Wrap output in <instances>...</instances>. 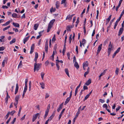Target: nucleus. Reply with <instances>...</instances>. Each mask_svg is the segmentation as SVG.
Here are the masks:
<instances>
[{
    "instance_id": "44",
    "label": "nucleus",
    "mask_w": 124,
    "mask_h": 124,
    "mask_svg": "<svg viewBox=\"0 0 124 124\" xmlns=\"http://www.w3.org/2000/svg\"><path fill=\"white\" fill-rule=\"evenodd\" d=\"M90 96L87 94L85 96V98L84 100V101H85V100H86Z\"/></svg>"
},
{
    "instance_id": "4",
    "label": "nucleus",
    "mask_w": 124,
    "mask_h": 124,
    "mask_svg": "<svg viewBox=\"0 0 124 124\" xmlns=\"http://www.w3.org/2000/svg\"><path fill=\"white\" fill-rule=\"evenodd\" d=\"M39 115V113H37L33 116L32 119V121L33 122H34L35 120L37 118L38 116Z\"/></svg>"
},
{
    "instance_id": "50",
    "label": "nucleus",
    "mask_w": 124,
    "mask_h": 124,
    "mask_svg": "<svg viewBox=\"0 0 124 124\" xmlns=\"http://www.w3.org/2000/svg\"><path fill=\"white\" fill-rule=\"evenodd\" d=\"M111 50L110 48H108V55L110 54Z\"/></svg>"
},
{
    "instance_id": "47",
    "label": "nucleus",
    "mask_w": 124,
    "mask_h": 124,
    "mask_svg": "<svg viewBox=\"0 0 124 124\" xmlns=\"http://www.w3.org/2000/svg\"><path fill=\"white\" fill-rule=\"evenodd\" d=\"M8 60V58L7 57H5V58L4 59V60L3 61V62H5L7 63V60Z\"/></svg>"
},
{
    "instance_id": "64",
    "label": "nucleus",
    "mask_w": 124,
    "mask_h": 124,
    "mask_svg": "<svg viewBox=\"0 0 124 124\" xmlns=\"http://www.w3.org/2000/svg\"><path fill=\"white\" fill-rule=\"evenodd\" d=\"M80 112H77V113H76V115L75 116L77 117L80 114Z\"/></svg>"
},
{
    "instance_id": "62",
    "label": "nucleus",
    "mask_w": 124,
    "mask_h": 124,
    "mask_svg": "<svg viewBox=\"0 0 124 124\" xmlns=\"http://www.w3.org/2000/svg\"><path fill=\"white\" fill-rule=\"evenodd\" d=\"M2 8H8V7L7 6H4V5H3L2 6Z\"/></svg>"
},
{
    "instance_id": "39",
    "label": "nucleus",
    "mask_w": 124,
    "mask_h": 124,
    "mask_svg": "<svg viewBox=\"0 0 124 124\" xmlns=\"http://www.w3.org/2000/svg\"><path fill=\"white\" fill-rule=\"evenodd\" d=\"M118 71H119L118 69V68H116V71H115V73L117 75L118 74Z\"/></svg>"
},
{
    "instance_id": "48",
    "label": "nucleus",
    "mask_w": 124,
    "mask_h": 124,
    "mask_svg": "<svg viewBox=\"0 0 124 124\" xmlns=\"http://www.w3.org/2000/svg\"><path fill=\"white\" fill-rule=\"evenodd\" d=\"M89 72L88 71H87L85 73L84 76L85 77H86V75L89 73Z\"/></svg>"
},
{
    "instance_id": "1",
    "label": "nucleus",
    "mask_w": 124,
    "mask_h": 124,
    "mask_svg": "<svg viewBox=\"0 0 124 124\" xmlns=\"http://www.w3.org/2000/svg\"><path fill=\"white\" fill-rule=\"evenodd\" d=\"M55 21V20L54 19L51 20L50 22L49 23L48 25V29L47 30V32H48L49 31L51 28L52 27L53 25V24Z\"/></svg>"
},
{
    "instance_id": "6",
    "label": "nucleus",
    "mask_w": 124,
    "mask_h": 124,
    "mask_svg": "<svg viewBox=\"0 0 124 124\" xmlns=\"http://www.w3.org/2000/svg\"><path fill=\"white\" fill-rule=\"evenodd\" d=\"M124 30V28H121L118 32V35L119 36H120Z\"/></svg>"
},
{
    "instance_id": "31",
    "label": "nucleus",
    "mask_w": 124,
    "mask_h": 124,
    "mask_svg": "<svg viewBox=\"0 0 124 124\" xmlns=\"http://www.w3.org/2000/svg\"><path fill=\"white\" fill-rule=\"evenodd\" d=\"M56 64L57 68V70H59L60 69V66L59 65L58 63V62H56Z\"/></svg>"
},
{
    "instance_id": "24",
    "label": "nucleus",
    "mask_w": 124,
    "mask_h": 124,
    "mask_svg": "<svg viewBox=\"0 0 124 124\" xmlns=\"http://www.w3.org/2000/svg\"><path fill=\"white\" fill-rule=\"evenodd\" d=\"M88 64L87 61H86L83 64V66L85 67L88 66Z\"/></svg>"
},
{
    "instance_id": "38",
    "label": "nucleus",
    "mask_w": 124,
    "mask_h": 124,
    "mask_svg": "<svg viewBox=\"0 0 124 124\" xmlns=\"http://www.w3.org/2000/svg\"><path fill=\"white\" fill-rule=\"evenodd\" d=\"M121 48L120 47H119L116 50L115 52V53L116 54L118 53L120 50Z\"/></svg>"
},
{
    "instance_id": "26",
    "label": "nucleus",
    "mask_w": 124,
    "mask_h": 124,
    "mask_svg": "<svg viewBox=\"0 0 124 124\" xmlns=\"http://www.w3.org/2000/svg\"><path fill=\"white\" fill-rule=\"evenodd\" d=\"M11 21H9L8 22H7L6 23H5L4 24L2 25V26H6L7 25L9 24V23L11 22Z\"/></svg>"
},
{
    "instance_id": "52",
    "label": "nucleus",
    "mask_w": 124,
    "mask_h": 124,
    "mask_svg": "<svg viewBox=\"0 0 124 124\" xmlns=\"http://www.w3.org/2000/svg\"><path fill=\"white\" fill-rule=\"evenodd\" d=\"M27 86H25L23 92L26 93V91H27Z\"/></svg>"
},
{
    "instance_id": "30",
    "label": "nucleus",
    "mask_w": 124,
    "mask_h": 124,
    "mask_svg": "<svg viewBox=\"0 0 124 124\" xmlns=\"http://www.w3.org/2000/svg\"><path fill=\"white\" fill-rule=\"evenodd\" d=\"M55 10L56 9L55 8H54L53 7H52L50 10V11L52 13L53 12L55 11Z\"/></svg>"
},
{
    "instance_id": "34",
    "label": "nucleus",
    "mask_w": 124,
    "mask_h": 124,
    "mask_svg": "<svg viewBox=\"0 0 124 124\" xmlns=\"http://www.w3.org/2000/svg\"><path fill=\"white\" fill-rule=\"evenodd\" d=\"M48 112H49L48 111H45V113L44 117V119H45L46 117L48 115Z\"/></svg>"
},
{
    "instance_id": "55",
    "label": "nucleus",
    "mask_w": 124,
    "mask_h": 124,
    "mask_svg": "<svg viewBox=\"0 0 124 124\" xmlns=\"http://www.w3.org/2000/svg\"><path fill=\"white\" fill-rule=\"evenodd\" d=\"M67 55L68 56V59H69L70 60V53L69 52H68L67 53Z\"/></svg>"
},
{
    "instance_id": "63",
    "label": "nucleus",
    "mask_w": 124,
    "mask_h": 124,
    "mask_svg": "<svg viewBox=\"0 0 124 124\" xmlns=\"http://www.w3.org/2000/svg\"><path fill=\"white\" fill-rule=\"evenodd\" d=\"M55 40H56V39H55V35H54V36L52 38V41H54Z\"/></svg>"
},
{
    "instance_id": "41",
    "label": "nucleus",
    "mask_w": 124,
    "mask_h": 124,
    "mask_svg": "<svg viewBox=\"0 0 124 124\" xmlns=\"http://www.w3.org/2000/svg\"><path fill=\"white\" fill-rule=\"evenodd\" d=\"M50 104H49V105H48L47 108V109L46 110V111L48 112L49 111V109L50 107Z\"/></svg>"
},
{
    "instance_id": "11",
    "label": "nucleus",
    "mask_w": 124,
    "mask_h": 124,
    "mask_svg": "<svg viewBox=\"0 0 124 124\" xmlns=\"http://www.w3.org/2000/svg\"><path fill=\"white\" fill-rule=\"evenodd\" d=\"M18 84H16V88L15 90V94H16L17 93L18 89Z\"/></svg>"
},
{
    "instance_id": "12",
    "label": "nucleus",
    "mask_w": 124,
    "mask_h": 124,
    "mask_svg": "<svg viewBox=\"0 0 124 124\" xmlns=\"http://www.w3.org/2000/svg\"><path fill=\"white\" fill-rule=\"evenodd\" d=\"M122 1L121 0H120L119 1V3L118 6L116 7V11H117L118 9V8L120 7Z\"/></svg>"
},
{
    "instance_id": "20",
    "label": "nucleus",
    "mask_w": 124,
    "mask_h": 124,
    "mask_svg": "<svg viewBox=\"0 0 124 124\" xmlns=\"http://www.w3.org/2000/svg\"><path fill=\"white\" fill-rule=\"evenodd\" d=\"M72 19V17L70 15H68L66 17V20H70Z\"/></svg>"
},
{
    "instance_id": "36",
    "label": "nucleus",
    "mask_w": 124,
    "mask_h": 124,
    "mask_svg": "<svg viewBox=\"0 0 124 124\" xmlns=\"http://www.w3.org/2000/svg\"><path fill=\"white\" fill-rule=\"evenodd\" d=\"M81 43L82 44H85L86 43V40L85 39H82V41Z\"/></svg>"
},
{
    "instance_id": "9",
    "label": "nucleus",
    "mask_w": 124,
    "mask_h": 124,
    "mask_svg": "<svg viewBox=\"0 0 124 124\" xmlns=\"http://www.w3.org/2000/svg\"><path fill=\"white\" fill-rule=\"evenodd\" d=\"M65 108H63L62 111L61 113L60 114L59 116V120L60 118H61V117L62 114L63 113L64 111H65Z\"/></svg>"
},
{
    "instance_id": "61",
    "label": "nucleus",
    "mask_w": 124,
    "mask_h": 124,
    "mask_svg": "<svg viewBox=\"0 0 124 124\" xmlns=\"http://www.w3.org/2000/svg\"><path fill=\"white\" fill-rule=\"evenodd\" d=\"M105 72H103L101 73V74H100V77H101L102 76H103L105 74Z\"/></svg>"
},
{
    "instance_id": "22",
    "label": "nucleus",
    "mask_w": 124,
    "mask_h": 124,
    "mask_svg": "<svg viewBox=\"0 0 124 124\" xmlns=\"http://www.w3.org/2000/svg\"><path fill=\"white\" fill-rule=\"evenodd\" d=\"M65 72L67 75L70 77V76L69 74V71L68 69H65Z\"/></svg>"
},
{
    "instance_id": "16",
    "label": "nucleus",
    "mask_w": 124,
    "mask_h": 124,
    "mask_svg": "<svg viewBox=\"0 0 124 124\" xmlns=\"http://www.w3.org/2000/svg\"><path fill=\"white\" fill-rule=\"evenodd\" d=\"M71 98L69 97L67 98L65 102L64 105H66L69 101Z\"/></svg>"
},
{
    "instance_id": "42",
    "label": "nucleus",
    "mask_w": 124,
    "mask_h": 124,
    "mask_svg": "<svg viewBox=\"0 0 124 124\" xmlns=\"http://www.w3.org/2000/svg\"><path fill=\"white\" fill-rule=\"evenodd\" d=\"M21 109H22V108H21V107H20V108H19V111L18 112V116H20V112H21Z\"/></svg>"
},
{
    "instance_id": "58",
    "label": "nucleus",
    "mask_w": 124,
    "mask_h": 124,
    "mask_svg": "<svg viewBox=\"0 0 124 124\" xmlns=\"http://www.w3.org/2000/svg\"><path fill=\"white\" fill-rule=\"evenodd\" d=\"M99 101L101 103H103L105 102L104 100L102 99H99Z\"/></svg>"
},
{
    "instance_id": "37",
    "label": "nucleus",
    "mask_w": 124,
    "mask_h": 124,
    "mask_svg": "<svg viewBox=\"0 0 124 124\" xmlns=\"http://www.w3.org/2000/svg\"><path fill=\"white\" fill-rule=\"evenodd\" d=\"M109 48H110L111 49V48L112 47V46L111 44V42L110 41L109 42Z\"/></svg>"
},
{
    "instance_id": "28",
    "label": "nucleus",
    "mask_w": 124,
    "mask_h": 124,
    "mask_svg": "<svg viewBox=\"0 0 124 124\" xmlns=\"http://www.w3.org/2000/svg\"><path fill=\"white\" fill-rule=\"evenodd\" d=\"M16 39L15 38L13 39L10 42V44H12L15 43L16 41Z\"/></svg>"
},
{
    "instance_id": "25",
    "label": "nucleus",
    "mask_w": 124,
    "mask_h": 124,
    "mask_svg": "<svg viewBox=\"0 0 124 124\" xmlns=\"http://www.w3.org/2000/svg\"><path fill=\"white\" fill-rule=\"evenodd\" d=\"M59 1H57L56 2V8H59Z\"/></svg>"
},
{
    "instance_id": "54",
    "label": "nucleus",
    "mask_w": 124,
    "mask_h": 124,
    "mask_svg": "<svg viewBox=\"0 0 124 124\" xmlns=\"http://www.w3.org/2000/svg\"><path fill=\"white\" fill-rule=\"evenodd\" d=\"M99 14V11L98 10H97V15L96 16V18L97 19H98Z\"/></svg>"
},
{
    "instance_id": "27",
    "label": "nucleus",
    "mask_w": 124,
    "mask_h": 124,
    "mask_svg": "<svg viewBox=\"0 0 124 124\" xmlns=\"http://www.w3.org/2000/svg\"><path fill=\"white\" fill-rule=\"evenodd\" d=\"M22 65V61H21L20 62V63L19 64L18 66V68H19L21 67Z\"/></svg>"
},
{
    "instance_id": "18",
    "label": "nucleus",
    "mask_w": 124,
    "mask_h": 124,
    "mask_svg": "<svg viewBox=\"0 0 124 124\" xmlns=\"http://www.w3.org/2000/svg\"><path fill=\"white\" fill-rule=\"evenodd\" d=\"M30 36H29L28 37L25 38L24 39L23 41V43L24 44H25L26 42L29 39Z\"/></svg>"
},
{
    "instance_id": "60",
    "label": "nucleus",
    "mask_w": 124,
    "mask_h": 124,
    "mask_svg": "<svg viewBox=\"0 0 124 124\" xmlns=\"http://www.w3.org/2000/svg\"><path fill=\"white\" fill-rule=\"evenodd\" d=\"M49 95L48 93H46L45 96V98L46 99L48 98L49 97Z\"/></svg>"
},
{
    "instance_id": "51",
    "label": "nucleus",
    "mask_w": 124,
    "mask_h": 124,
    "mask_svg": "<svg viewBox=\"0 0 124 124\" xmlns=\"http://www.w3.org/2000/svg\"><path fill=\"white\" fill-rule=\"evenodd\" d=\"M66 29L68 31H71L69 27V26H67V28Z\"/></svg>"
},
{
    "instance_id": "49",
    "label": "nucleus",
    "mask_w": 124,
    "mask_h": 124,
    "mask_svg": "<svg viewBox=\"0 0 124 124\" xmlns=\"http://www.w3.org/2000/svg\"><path fill=\"white\" fill-rule=\"evenodd\" d=\"M103 107L104 108H105L106 109L107 108L108 106L107 104H104L103 106Z\"/></svg>"
},
{
    "instance_id": "43",
    "label": "nucleus",
    "mask_w": 124,
    "mask_h": 124,
    "mask_svg": "<svg viewBox=\"0 0 124 124\" xmlns=\"http://www.w3.org/2000/svg\"><path fill=\"white\" fill-rule=\"evenodd\" d=\"M5 49V48L4 46L0 47V51H3Z\"/></svg>"
},
{
    "instance_id": "3",
    "label": "nucleus",
    "mask_w": 124,
    "mask_h": 124,
    "mask_svg": "<svg viewBox=\"0 0 124 124\" xmlns=\"http://www.w3.org/2000/svg\"><path fill=\"white\" fill-rule=\"evenodd\" d=\"M48 42L47 39L45 42V51L46 53H47L48 48Z\"/></svg>"
},
{
    "instance_id": "23",
    "label": "nucleus",
    "mask_w": 124,
    "mask_h": 124,
    "mask_svg": "<svg viewBox=\"0 0 124 124\" xmlns=\"http://www.w3.org/2000/svg\"><path fill=\"white\" fill-rule=\"evenodd\" d=\"M40 84L41 85V87L43 89L45 88V84L43 83H40Z\"/></svg>"
},
{
    "instance_id": "5",
    "label": "nucleus",
    "mask_w": 124,
    "mask_h": 124,
    "mask_svg": "<svg viewBox=\"0 0 124 124\" xmlns=\"http://www.w3.org/2000/svg\"><path fill=\"white\" fill-rule=\"evenodd\" d=\"M34 44H33L31 46V51H30V54H32L34 50Z\"/></svg>"
},
{
    "instance_id": "40",
    "label": "nucleus",
    "mask_w": 124,
    "mask_h": 124,
    "mask_svg": "<svg viewBox=\"0 0 124 124\" xmlns=\"http://www.w3.org/2000/svg\"><path fill=\"white\" fill-rule=\"evenodd\" d=\"M57 48V45L56 44L54 46V50L56 52V49Z\"/></svg>"
},
{
    "instance_id": "45",
    "label": "nucleus",
    "mask_w": 124,
    "mask_h": 124,
    "mask_svg": "<svg viewBox=\"0 0 124 124\" xmlns=\"http://www.w3.org/2000/svg\"><path fill=\"white\" fill-rule=\"evenodd\" d=\"M31 81H30L29 84V90L30 91L31 90Z\"/></svg>"
},
{
    "instance_id": "57",
    "label": "nucleus",
    "mask_w": 124,
    "mask_h": 124,
    "mask_svg": "<svg viewBox=\"0 0 124 124\" xmlns=\"http://www.w3.org/2000/svg\"><path fill=\"white\" fill-rule=\"evenodd\" d=\"M115 17H114L113 19H112L110 22V25L112 24V23L114 21L115 19Z\"/></svg>"
},
{
    "instance_id": "15",
    "label": "nucleus",
    "mask_w": 124,
    "mask_h": 124,
    "mask_svg": "<svg viewBox=\"0 0 124 124\" xmlns=\"http://www.w3.org/2000/svg\"><path fill=\"white\" fill-rule=\"evenodd\" d=\"M74 66L78 69L79 68V66L77 62H75L74 64Z\"/></svg>"
},
{
    "instance_id": "21",
    "label": "nucleus",
    "mask_w": 124,
    "mask_h": 124,
    "mask_svg": "<svg viewBox=\"0 0 124 124\" xmlns=\"http://www.w3.org/2000/svg\"><path fill=\"white\" fill-rule=\"evenodd\" d=\"M102 44H101L100 45H99L98 46L97 49V51H100L102 49Z\"/></svg>"
},
{
    "instance_id": "13",
    "label": "nucleus",
    "mask_w": 124,
    "mask_h": 124,
    "mask_svg": "<svg viewBox=\"0 0 124 124\" xmlns=\"http://www.w3.org/2000/svg\"><path fill=\"white\" fill-rule=\"evenodd\" d=\"M91 82V80L90 79L88 80L85 83V85H88Z\"/></svg>"
},
{
    "instance_id": "7",
    "label": "nucleus",
    "mask_w": 124,
    "mask_h": 124,
    "mask_svg": "<svg viewBox=\"0 0 124 124\" xmlns=\"http://www.w3.org/2000/svg\"><path fill=\"white\" fill-rule=\"evenodd\" d=\"M38 57V53L37 52L35 53V57L34 58V61L35 62H37V60Z\"/></svg>"
},
{
    "instance_id": "33",
    "label": "nucleus",
    "mask_w": 124,
    "mask_h": 124,
    "mask_svg": "<svg viewBox=\"0 0 124 124\" xmlns=\"http://www.w3.org/2000/svg\"><path fill=\"white\" fill-rule=\"evenodd\" d=\"M45 74V73H44L43 72H41V78H42V79L43 80V78L44 77Z\"/></svg>"
},
{
    "instance_id": "53",
    "label": "nucleus",
    "mask_w": 124,
    "mask_h": 124,
    "mask_svg": "<svg viewBox=\"0 0 124 124\" xmlns=\"http://www.w3.org/2000/svg\"><path fill=\"white\" fill-rule=\"evenodd\" d=\"M83 29L84 30V35H85V33H86V28L85 27V26H83Z\"/></svg>"
},
{
    "instance_id": "35",
    "label": "nucleus",
    "mask_w": 124,
    "mask_h": 124,
    "mask_svg": "<svg viewBox=\"0 0 124 124\" xmlns=\"http://www.w3.org/2000/svg\"><path fill=\"white\" fill-rule=\"evenodd\" d=\"M10 26H8L7 27L5 28H3V31H5L6 30H7L9 28H10Z\"/></svg>"
},
{
    "instance_id": "19",
    "label": "nucleus",
    "mask_w": 124,
    "mask_h": 124,
    "mask_svg": "<svg viewBox=\"0 0 124 124\" xmlns=\"http://www.w3.org/2000/svg\"><path fill=\"white\" fill-rule=\"evenodd\" d=\"M13 25L15 27H19V24L17 23H15L13 22Z\"/></svg>"
},
{
    "instance_id": "29",
    "label": "nucleus",
    "mask_w": 124,
    "mask_h": 124,
    "mask_svg": "<svg viewBox=\"0 0 124 124\" xmlns=\"http://www.w3.org/2000/svg\"><path fill=\"white\" fill-rule=\"evenodd\" d=\"M17 14L15 13H13L12 15V16L14 18H18V17H17Z\"/></svg>"
},
{
    "instance_id": "10",
    "label": "nucleus",
    "mask_w": 124,
    "mask_h": 124,
    "mask_svg": "<svg viewBox=\"0 0 124 124\" xmlns=\"http://www.w3.org/2000/svg\"><path fill=\"white\" fill-rule=\"evenodd\" d=\"M63 103H62L59 106L58 108L57 109V111L58 112H59L61 109L62 108V107L63 106Z\"/></svg>"
},
{
    "instance_id": "8",
    "label": "nucleus",
    "mask_w": 124,
    "mask_h": 124,
    "mask_svg": "<svg viewBox=\"0 0 124 124\" xmlns=\"http://www.w3.org/2000/svg\"><path fill=\"white\" fill-rule=\"evenodd\" d=\"M20 97L19 95L16 96L15 98V103H16V104L18 103V101L19 100Z\"/></svg>"
},
{
    "instance_id": "32",
    "label": "nucleus",
    "mask_w": 124,
    "mask_h": 124,
    "mask_svg": "<svg viewBox=\"0 0 124 124\" xmlns=\"http://www.w3.org/2000/svg\"><path fill=\"white\" fill-rule=\"evenodd\" d=\"M38 25L37 24H35L34 25V29L35 30H37L38 27Z\"/></svg>"
},
{
    "instance_id": "56",
    "label": "nucleus",
    "mask_w": 124,
    "mask_h": 124,
    "mask_svg": "<svg viewBox=\"0 0 124 124\" xmlns=\"http://www.w3.org/2000/svg\"><path fill=\"white\" fill-rule=\"evenodd\" d=\"M88 89V87L87 86L84 85L83 86V89L84 90H87Z\"/></svg>"
},
{
    "instance_id": "2",
    "label": "nucleus",
    "mask_w": 124,
    "mask_h": 124,
    "mask_svg": "<svg viewBox=\"0 0 124 124\" xmlns=\"http://www.w3.org/2000/svg\"><path fill=\"white\" fill-rule=\"evenodd\" d=\"M37 62H35L34 64V66H35L36 68V71H38L39 69L41 68V64L40 63H37Z\"/></svg>"
},
{
    "instance_id": "46",
    "label": "nucleus",
    "mask_w": 124,
    "mask_h": 124,
    "mask_svg": "<svg viewBox=\"0 0 124 124\" xmlns=\"http://www.w3.org/2000/svg\"><path fill=\"white\" fill-rule=\"evenodd\" d=\"M15 112L16 111L15 110L12 111L11 112H10V114L12 115H13V114L15 113Z\"/></svg>"
},
{
    "instance_id": "17",
    "label": "nucleus",
    "mask_w": 124,
    "mask_h": 124,
    "mask_svg": "<svg viewBox=\"0 0 124 124\" xmlns=\"http://www.w3.org/2000/svg\"><path fill=\"white\" fill-rule=\"evenodd\" d=\"M54 116V113H52V115L47 120H48V121H51L52 119L53 118Z\"/></svg>"
},
{
    "instance_id": "59",
    "label": "nucleus",
    "mask_w": 124,
    "mask_h": 124,
    "mask_svg": "<svg viewBox=\"0 0 124 124\" xmlns=\"http://www.w3.org/2000/svg\"><path fill=\"white\" fill-rule=\"evenodd\" d=\"M49 64V62L47 60L45 64L46 66Z\"/></svg>"
},
{
    "instance_id": "14",
    "label": "nucleus",
    "mask_w": 124,
    "mask_h": 124,
    "mask_svg": "<svg viewBox=\"0 0 124 124\" xmlns=\"http://www.w3.org/2000/svg\"><path fill=\"white\" fill-rule=\"evenodd\" d=\"M112 15H110L108 17V18L106 20V24H108L109 21H110L111 17Z\"/></svg>"
}]
</instances>
